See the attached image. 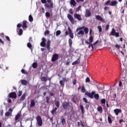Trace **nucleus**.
<instances>
[{"label": "nucleus", "instance_id": "26", "mask_svg": "<svg viewBox=\"0 0 127 127\" xmlns=\"http://www.w3.org/2000/svg\"><path fill=\"white\" fill-rule=\"evenodd\" d=\"M57 107H55V109H53L51 111V113L52 115H54L55 113H56V111H57Z\"/></svg>", "mask_w": 127, "mask_h": 127}, {"label": "nucleus", "instance_id": "7", "mask_svg": "<svg viewBox=\"0 0 127 127\" xmlns=\"http://www.w3.org/2000/svg\"><path fill=\"white\" fill-rule=\"evenodd\" d=\"M58 58H59V55L57 54H54L52 57L51 61L52 62H55V61L58 60Z\"/></svg>", "mask_w": 127, "mask_h": 127}, {"label": "nucleus", "instance_id": "2", "mask_svg": "<svg viewBox=\"0 0 127 127\" xmlns=\"http://www.w3.org/2000/svg\"><path fill=\"white\" fill-rule=\"evenodd\" d=\"M47 2L50 3H46L45 4V7L46 9H49V11L52 13V11L53 10V8L54 7V3H53V1L52 0H47Z\"/></svg>", "mask_w": 127, "mask_h": 127}, {"label": "nucleus", "instance_id": "30", "mask_svg": "<svg viewBox=\"0 0 127 127\" xmlns=\"http://www.w3.org/2000/svg\"><path fill=\"white\" fill-rule=\"evenodd\" d=\"M19 118H20V114L18 113L15 117V121H18Z\"/></svg>", "mask_w": 127, "mask_h": 127}, {"label": "nucleus", "instance_id": "28", "mask_svg": "<svg viewBox=\"0 0 127 127\" xmlns=\"http://www.w3.org/2000/svg\"><path fill=\"white\" fill-rule=\"evenodd\" d=\"M84 34H85V33L83 30H80L77 34V35H84Z\"/></svg>", "mask_w": 127, "mask_h": 127}, {"label": "nucleus", "instance_id": "38", "mask_svg": "<svg viewBox=\"0 0 127 127\" xmlns=\"http://www.w3.org/2000/svg\"><path fill=\"white\" fill-rule=\"evenodd\" d=\"M25 97H26V94L24 93L23 95L21 96V99L22 101H24L25 99Z\"/></svg>", "mask_w": 127, "mask_h": 127}, {"label": "nucleus", "instance_id": "63", "mask_svg": "<svg viewBox=\"0 0 127 127\" xmlns=\"http://www.w3.org/2000/svg\"><path fill=\"white\" fill-rule=\"evenodd\" d=\"M115 47H116V48H117V49H120V45H118V44H116V45H115Z\"/></svg>", "mask_w": 127, "mask_h": 127}, {"label": "nucleus", "instance_id": "58", "mask_svg": "<svg viewBox=\"0 0 127 127\" xmlns=\"http://www.w3.org/2000/svg\"><path fill=\"white\" fill-rule=\"evenodd\" d=\"M5 38H6V40H7V41H9L10 42V39L9 38V37L6 36Z\"/></svg>", "mask_w": 127, "mask_h": 127}, {"label": "nucleus", "instance_id": "8", "mask_svg": "<svg viewBox=\"0 0 127 127\" xmlns=\"http://www.w3.org/2000/svg\"><path fill=\"white\" fill-rule=\"evenodd\" d=\"M111 34V35H113V36H116V37H120V34L119 33H117L116 32V30H115L114 28L112 29Z\"/></svg>", "mask_w": 127, "mask_h": 127}, {"label": "nucleus", "instance_id": "29", "mask_svg": "<svg viewBox=\"0 0 127 127\" xmlns=\"http://www.w3.org/2000/svg\"><path fill=\"white\" fill-rule=\"evenodd\" d=\"M32 65L34 69H35L38 66V65L37 64V63L36 62L33 63Z\"/></svg>", "mask_w": 127, "mask_h": 127}, {"label": "nucleus", "instance_id": "55", "mask_svg": "<svg viewBox=\"0 0 127 127\" xmlns=\"http://www.w3.org/2000/svg\"><path fill=\"white\" fill-rule=\"evenodd\" d=\"M50 33V32L49 31H46L44 32V35H48Z\"/></svg>", "mask_w": 127, "mask_h": 127}, {"label": "nucleus", "instance_id": "9", "mask_svg": "<svg viewBox=\"0 0 127 127\" xmlns=\"http://www.w3.org/2000/svg\"><path fill=\"white\" fill-rule=\"evenodd\" d=\"M74 18L75 19H77L79 21H81V20H82V17H81V15L78 13H75L74 14Z\"/></svg>", "mask_w": 127, "mask_h": 127}, {"label": "nucleus", "instance_id": "40", "mask_svg": "<svg viewBox=\"0 0 127 127\" xmlns=\"http://www.w3.org/2000/svg\"><path fill=\"white\" fill-rule=\"evenodd\" d=\"M60 84L63 87V88H64V81H63V80H60Z\"/></svg>", "mask_w": 127, "mask_h": 127}, {"label": "nucleus", "instance_id": "45", "mask_svg": "<svg viewBox=\"0 0 127 127\" xmlns=\"http://www.w3.org/2000/svg\"><path fill=\"white\" fill-rule=\"evenodd\" d=\"M79 61H75L72 63V65H77V64H79Z\"/></svg>", "mask_w": 127, "mask_h": 127}, {"label": "nucleus", "instance_id": "37", "mask_svg": "<svg viewBox=\"0 0 127 127\" xmlns=\"http://www.w3.org/2000/svg\"><path fill=\"white\" fill-rule=\"evenodd\" d=\"M47 78H46V77L43 76L41 78V81H43V82H47Z\"/></svg>", "mask_w": 127, "mask_h": 127}, {"label": "nucleus", "instance_id": "3", "mask_svg": "<svg viewBox=\"0 0 127 127\" xmlns=\"http://www.w3.org/2000/svg\"><path fill=\"white\" fill-rule=\"evenodd\" d=\"M62 106L64 110H66V111H70L71 110V105L67 102H63Z\"/></svg>", "mask_w": 127, "mask_h": 127}, {"label": "nucleus", "instance_id": "39", "mask_svg": "<svg viewBox=\"0 0 127 127\" xmlns=\"http://www.w3.org/2000/svg\"><path fill=\"white\" fill-rule=\"evenodd\" d=\"M108 121L109 124H112L113 123V121H112V118L110 116L108 117Z\"/></svg>", "mask_w": 127, "mask_h": 127}, {"label": "nucleus", "instance_id": "34", "mask_svg": "<svg viewBox=\"0 0 127 127\" xmlns=\"http://www.w3.org/2000/svg\"><path fill=\"white\" fill-rule=\"evenodd\" d=\"M81 92L82 93H86V88H85V86L83 85L81 87Z\"/></svg>", "mask_w": 127, "mask_h": 127}, {"label": "nucleus", "instance_id": "50", "mask_svg": "<svg viewBox=\"0 0 127 127\" xmlns=\"http://www.w3.org/2000/svg\"><path fill=\"white\" fill-rule=\"evenodd\" d=\"M91 80L90 79V78L89 77H87L85 79L86 83H89V82H90Z\"/></svg>", "mask_w": 127, "mask_h": 127}, {"label": "nucleus", "instance_id": "13", "mask_svg": "<svg viewBox=\"0 0 127 127\" xmlns=\"http://www.w3.org/2000/svg\"><path fill=\"white\" fill-rule=\"evenodd\" d=\"M27 23H28V22L26 20H24L22 22V28H27V27H28Z\"/></svg>", "mask_w": 127, "mask_h": 127}, {"label": "nucleus", "instance_id": "59", "mask_svg": "<svg viewBox=\"0 0 127 127\" xmlns=\"http://www.w3.org/2000/svg\"><path fill=\"white\" fill-rule=\"evenodd\" d=\"M91 47H92V49L93 48H94V46H93V44L90 43L89 44L88 48H91Z\"/></svg>", "mask_w": 127, "mask_h": 127}, {"label": "nucleus", "instance_id": "35", "mask_svg": "<svg viewBox=\"0 0 127 127\" xmlns=\"http://www.w3.org/2000/svg\"><path fill=\"white\" fill-rule=\"evenodd\" d=\"M68 43L70 47H72V44L73 43V42L71 39H68Z\"/></svg>", "mask_w": 127, "mask_h": 127}, {"label": "nucleus", "instance_id": "19", "mask_svg": "<svg viewBox=\"0 0 127 127\" xmlns=\"http://www.w3.org/2000/svg\"><path fill=\"white\" fill-rule=\"evenodd\" d=\"M61 123L62 125V126H64V125L66 124V120L63 117H62V118H61Z\"/></svg>", "mask_w": 127, "mask_h": 127}, {"label": "nucleus", "instance_id": "54", "mask_svg": "<svg viewBox=\"0 0 127 127\" xmlns=\"http://www.w3.org/2000/svg\"><path fill=\"white\" fill-rule=\"evenodd\" d=\"M50 96H51V97H53V96H55V93L52 91H51L50 93Z\"/></svg>", "mask_w": 127, "mask_h": 127}, {"label": "nucleus", "instance_id": "60", "mask_svg": "<svg viewBox=\"0 0 127 127\" xmlns=\"http://www.w3.org/2000/svg\"><path fill=\"white\" fill-rule=\"evenodd\" d=\"M72 83L73 85H76V83H77V80H76V79L73 80Z\"/></svg>", "mask_w": 127, "mask_h": 127}, {"label": "nucleus", "instance_id": "23", "mask_svg": "<svg viewBox=\"0 0 127 127\" xmlns=\"http://www.w3.org/2000/svg\"><path fill=\"white\" fill-rule=\"evenodd\" d=\"M80 110L81 111V113L82 115H84L85 114V110L84 109V107L83 105H80Z\"/></svg>", "mask_w": 127, "mask_h": 127}, {"label": "nucleus", "instance_id": "14", "mask_svg": "<svg viewBox=\"0 0 127 127\" xmlns=\"http://www.w3.org/2000/svg\"><path fill=\"white\" fill-rule=\"evenodd\" d=\"M117 4H118V1H117L116 0H113L112 1L110 4L109 5L111 6H117Z\"/></svg>", "mask_w": 127, "mask_h": 127}, {"label": "nucleus", "instance_id": "1", "mask_svg": "<svg viewBox=\"0 0 127 127\" xmlns=\"http://www.w3.org/2000/svg\"><path fill=\"white\" fill-rule=\"evenodd\" d=\"M85 96H88L89 98L90 99H93L94 98L95 100H99L100 99V95L99 94H96V91L93 90L91 92V93H89L88 91H86L85 93Z\"/></svg>", "mask_w": 127, "mask_h": 127}, {"label": "nucleus", "instance_id": "44", "mask_svg": "<svg viewBox=\"0 0 127 127\" xmlns=\"http://www.w3.org/2000/svg\"><path fill=\"white\" fill-rule=\"evenodd\" d=\"M50 100V98H49V97L46 96V101L47 104H49V100Z\"/></svg>", "mask_w": 127, "mask_h": 127}, {"label": "nucleus", "instance_id": "11", "mask_svg": "<svg viewBox=\"0 0 127 127\" xmlns=\"http://www.w3.org/2000/svg\"><path fill=\"white\" fill-rule=\"evenodd\" d=\"M9 98H11L12 99H16V93L15 92H11L8 95Z\"/></svg>", "mask_w": 127, "mask_h": 127}, {"label": "nucleus", "instance_id": "22", "mask_svg": "<svg viewBox=\"0 0 127 127\" xmlns=\"http://www.w3.org/2000/svg\"><path fill=\"white\" fill-rule=\"evenodd\" d=\"M90 105H91V103L90 102H87V103H85V108L87 110V111L89 110V107H90Z\"/></svg>", "mask_w": 127, "mask_h": 127}, {"label": "nucleus", "instance_id": "16", "mask_svg": "<svg viewBox=\"0 0 127 127\" xmlns=\"http://www.w3.org/2000/svg\"><path fill=\"white\" fill-rule=\"evenodd\" d=\"M90 16H91V11H90L88 9H86L85 13V17H90Z\"/></svg>", "mask_w": 127, "mask_h": 127}, {"label": "nucleus", "instance_id": "62", "mask_svg": "<svg viewBox=\"0 0 127 127\" xmlns=\"http://www.w3.org/2000/svg\"><path fill=\"white\" fill-rule=\"evenodd\" d=\"M22 95V91H19V93H18V97H20Z\"/></svg>", "mask_w": 127, "mask_h": 127}, {"label": "nucleus", "instance_id": "10", "mask_svg": "<svg viewBox=\"0 0 127 127\" xmlns=\"http://www.w3.org/2000/svg\"><path fill=\"white\" fill-rule=\"evenodd\" d=\"M95 18L99 20V21H102V22H105V19L102 17L100 15H97L95 16Z\"/></svg>", "mask_w": 127, "mask_h": 127}, {"label": "nucleus", "instance_id": "17", "mask_svg": "<svg viewBox=\"0 0 127 127\" xmlns=\"http://www.w3.org/2000/svg\"><path fill=\"white\" fill-rule=\"evenodd\" d=\"M51 44V41H50V40H48L47 42V49H48V50H50Z\"/></svg>", "mask_w": 127, "mask_h": 127}, {"label": "nucleus", "instance_id": "6", "mask_svg": "<svg viewBox=\"0 0 127 127\" xmlns=\"http://www.w3.org/2000/svg\"><path fill=\"white\" fill-rule=\"evenodd\" d=\"M67 18H68L69 21L72 23V24H74L76 23V21L74 19V18L71 16V14H67Z\"/></svg>", "mask_w": 127, "mask_h": 127}, {"label": "nucleus", "instance_id": "56", "mask_svg": "<svg viewBox=\"0 0 127 127\" xmlns=\"http://www.w3.org/2000/svg\"><path fill=\"white\" fill-rule=\"evenodd\" d=\"M69 13H70V14H73L74 13V12H73V9L70 8L69 10Z\"/></svg>", "mask_w": 127, "mask_h": 127}, {"label": "nucleus", "instance_id": "33", "mask_svg": "<svg viewBox=\"0 0 127 127\" xmlns=\"http://www.w3.org/2000/svg\"><path fill=\"white\" fill-rule=\"evenodd\" d=\"M29 21L30 22H32V21H33V17H32V15H31L29 16Z\"/></svg>", "mask_w": 127, "mask_h": 127}, {"label": "nucleus", "instance_id": "27", "mask_svg": "<svg viewBox=\"0 0 127 127\" xmlns=\"http://www.w3.org/2000/svg\"><path fill=\"white\" fill-rule=\"evenodd\" d=\"M55 105L56 106L57 108H59V107H60V102L58 101H56L55 102Z\"/></svg>", "mask_w": 127, "mask_h": 127}, {"label": "nucleus", "instance_id": "64", "mask_svg": "<svg viewBox=\"0 0 127 127\" xmlns=\"http://www.w3.org/2000/svg\"><path fill=\"white\" fill-rule=\"evenodd\" d=\"M109 28H110V25H107L106 26V30H109Z\"/></svg>", "mask_w": 127, "mask_h": 127}, {"label": "nucleus", "instance_id": "12", "mask_svg": "<svg viewBox=\"0 0 127 127\" xmlns=\"http://www.w3.org/2000/svg\"><path fill=\"white\" fill-rule=\"evenodd\" d=\"M77 125L78 127H85L86 126L83 121H80V122H77Z\"/></svg>", "mask_w": 127, "mask_h": 127}, {"label": "nucleus", "instance_id": "47", "mask_svg": "<svg viewBox=\"0 0 127 127\" xmlns=\"http://www.w3.org/2000/svg\"><path fill=\"white\" fill-rule=\"evenodd\" d=\"M22 33H23L22 29H20L19 30V35H22Z\"/></svg>", "mask_w": 127, "mask_h": 127}, {"label": "nucleus", "instance_id": "57", "mask_svg": "<svg viewBox=\"0 0 127 127\" xmlns=\"http://www.w3.org/2000/svg\"><path fill=\"white\" fill-rule=\"evenodd\" d=\"M42 3H47V1L46 0H41Z\"/></svg>", "mask_w": 127, "mask_h": 127}, {"label": "nucleus", "instance_id": "53", "mask_svg": "<svg viewBox=\"0 0 127 127\" xmlns=\"http://www.w3.org/2000/svg\"><path fill=\"white\" fill-rule=\"evenodd\" d=\"M5 117H9V116H10V113H9V112H6L5 114Z\"/></svg>", "mask_w": 127, "mask_h": 127}, {"label": "nucleus", "instance_id": "4", "mask_svg": "<svg viewBox=\"0 0 127 127\" xmlns=\"http://www.w3.org/2000/svg\"><path fill=\"white\" fill-rule=\"evenodd\" d=\"M68 31H65V36H67L69 34L70 38L71 39H73V38H74V34L72 32V30L71 29V28H70V27H68Z\"/></svg>", "mask_w": 127, "mask_h": 127}, {"label": "nucleus", "instance_id": "20", "mask_svg": "<svg viewBox=\"0 0 127 127\" xmlns=\"http://www.w3.org/2000/svg\"><path fill=\"white\" fill-rule=\"evenodd\" d=\"M114 113H115V115H116V116H118L119 115V113H122V110L121 109H116L114 110Z\"/></svg>", "mask_w": 127, "mask_h": 127}, {"label": "nucleus", "instance_id": "15", "mask_svg": "<svg viewBox=\"0 0 127 127\" xmlns=\"http://www.w3.org/2000/svg\"><path fill=\"white\" fill-rule=\"evenodd\" d=\"M69 3L70 5H72V6H76L77 5V3L75 0H70Z\"/></svg>", "mask_w": 127, "mask_h": 127}, {"label": "nucleus", "instance_id": "48", "mask_svg": "<svg viewBox=\"0 0 127 127\" xmlns=\"http://www.w3.org/2000/svg\"><path fill=\"white\" fill-rule=\"evenodd\" d=\"M101 102L103 104V105H106V99H102L101 101Z\"/></svg>", "mask_w": 127, "mask_h": 127}, {"label": "nucleus", "instance_id": "24", "mask_svg": "<svg viewBox=\"0 0 127 127\" xmlns=\"http://www.w3.org/2000/svg\"><path fill=\"white\" fill-rule=\"evenodd\" d=\"M93 40H94V37H93V36L90 35L89 38V41L90 43H92Z\"/></svg>", "mask_w": 127, "mask_h": 127}, {"label": "nucleus", "instance_id": "46", "mask_svg": "<svg viewBox=\"0 0 127 127\" xmlns=\"http://www.w3.org/2000/svg\"><path fill=\"white\" fill-rule=\"evenodd\" d=\"M61 34V31L58 30L56 32V36H58Z\"/></svg>", "mask_w": 127, "mask_h": 127}, {"label": "nucleus", "instance_id": "41", "mask_svg": "<svg viewBox=\"0 0 127 127\" xmlns=\"http://www.w3.org/2000/svg\"><path fill=\"white\" fill-rule=\"evenodd\" d=\"M97 28L98 29L99 32H102L103 29H102V26H98Z\"/></svg>", "mask_w": 127, "mask_h": 127}, {"label": "nucleus", "instance_id": "42", "mask_svg": "<svg viewBox=\"0 0 127 127\" xmlns=\"http://www.w3.org/2000/svg\"><path fill=\"white\" fill-rule=\"evenodd\" d=\"M40 45L41 46H42V47H45V45H46V43L44 42H41L40 43Z\"/></svg>", "mask_w": 127, "mask_h": 127}, {"label": "nucleus", "instance_id": "32", "mask_svg": "<svg viewBox=\"0 0 127 127\" xmlns=\"http://www.w3.org/2000/svg\"><path fill=\"white\" fill-rule=\"evenodd\" d=\"M84 31L85 34H88V33H89V28L88 27H85L84 29Z\"/></svg>", "mask_w": 127, "mask_h": 127}, {"label": "nucleus", "instance_id": "61", "mask_svg": "<svg viewBox=\"0 0 127 127\" xmlns=\"http://www.w3.org/2000/svg\"><path fill=\"white\" fill-rule=\"evenodd\" d=\"M81 9V6H79L76 9V11H79Z\"/></svg>", "mask_w": 127, "mask_h": 127}, {"label": "nucleus", "instance_id": "25", "mask_svg": "<svg viewBox=\"0 0 127 127\" xmlns=\"http://www.w3.org/2000/svg\"><path fill=\"white\" fill-rule=\"evenodd\" d=\"M97 111H98V112H100V114H102V113H103V108H102V107L101 106H99L97 108Z\"/></svg>", "mask_w": 127, "mask_h": 127}, {"label": "nucleus", "instance_id": "36", "mask_svg": "<svg viewBox=\"0 0 127 127\" xmlns=\"http://www.w3.org/2000/svg\"><path fill=\"white\" fill-rule=\"evenodd\" d=\"M85 26H83L82 27H78L76 29V31H79V30H82L83 29H84Z\"/></svg>", "mask_w": 127, "mask_h": 127}, {"label": "nucleus", "instance_id": "21", "mask_svg": "<svg viewBox=\"0 0 127 127\" xmlns=\"http://www.w3.org/2000/svg\"><path fill=\"white\" fill-rule=\"evenodd\" d=\"M35 106V101H34V100L32 99L31 100V104L30 105V108H32V107H34Z\"/></svg>", "mask_w": 127, "mask_h": 127}, {"label": "nucleus", "instance_id": "51", "mask_svg": "<svg viewBox=\"0 0 127 127\" xmlns=\"http://www.w3.org/2000/svg\"><path fill=\"white\" fill-rule=\"evenodd\" d=\"M110 3H111V0H108L104 3V5H108V4H109Z\"/></svg>", "mask_w": 127, "mask_h": 127}, {"label": "nucleus", "instance_id": "18", "mask_svg": "<svg viewBox=\"0 0 127 127\" xmlns=\"http://www.w3.org/2000/svg\"><path fill=\"white\" fill-rule=\"evenodd\" d=\"M21 82L22 85H23L24 86H26L27 84L28 83V81L25 79H22L21 80Z\"/></svg>", "mask_w": 127, "mask_h": 127}, {"label": "nucleus", "instance_id": "31", "mask_svg": "<svg viewBox=\"0 0 127 127\" xmlns=\"http://www.w3.org/2000/svg\"><path fill=\"white\" fill-rule=\"evenodd\" d=\"M27 46L28 48H29V49L32 50V45H31V43H28L27 44Z\"/></svg>", "mask_w": 127, "mask_h": 127}, {"label": "nucleus", "instance_id": "5", "mask_svg": "<svg viewBox=\"0 0 127 127\" xmlns=\"http://www.w3.org/2000/svg\"><path fill=\"white\" fill-rule=\"evenodd\" d=\"M36 120L37 122V125L39 126V127H41L43 124L41 117H40V116H38L36 117Z\"/></svg>", "mask_w": 127, "mask_h": 127}, {"label": "nucleus", "instance_id": "49", "mask_svg": "<svg viewBox=\"0 0 127 127\" xmlns=\"http://www.w3.org/2000/svg\"><path fill=\"white\" fill-rule=\"evenodd\" d=\"M46 17H50V13L49 12H47L45 14Z\"/></svg>", "mask_w": 127, "mask_h": 127}, {"label": "nucleus", "instance_id": "43", "mask_svg": "<svg viewBox=\"0 0 127 127\" xmlns=\"http://www.w3.org/2000/svg\"><path fill=\"white\" fill-rule=\"evenodd\" d=\"M3 56V51L0 50V58H1Z\"/></svg>", "mask_w": 127, "mask_h": 127}, {"label": "nucleus", "instance_id": "52", "mask_svg": "<svg viewBox=\"0 0 127 127\" xmlns=\"http://www.w3.org/2000/svg\"><path fill=\"white\" fill-rule=\"evenodd\" d=\"M83 102H85V104L89 102H88V100L85 97L83 98Z\"/></svg>", "mask_w": 127, "mask_h": 127}]
</instances>
